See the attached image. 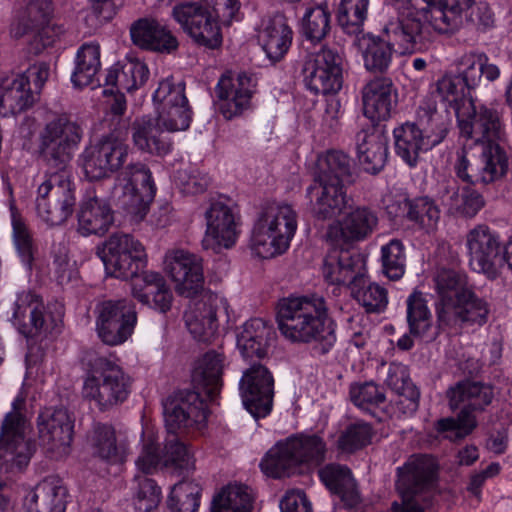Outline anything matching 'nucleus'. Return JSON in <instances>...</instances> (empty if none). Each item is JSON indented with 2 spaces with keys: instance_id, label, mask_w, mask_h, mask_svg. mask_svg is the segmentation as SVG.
Instances as JSON below:
<instances>
[{
  "instance_id": "62",
  "label": "nucleus",
  "mask_w": 512,
  "mask_h": 512,
  "mask_svg": "<svg viewBox=\"0 0 512 512\" xmlns=\"http://www.w3.org/2000/svg\"><path fill=\"white\" fill-rule=\"evenodd\" d=\"M382 271L390 280H399L405 273L406 255L399 239H392L381 247Z\"/></svg>"
},
{
  "instance_id": "28",
  "label": "nucleus",
  "mask_w": 512,
  "mask_h": 512,
  "mask_svg": "<svg viewBox=\"0 0 512 512\" xmlns=\"http://www.w3.org/2000/svg\"><path fill=\"white\" fill-rule=\"evenodd\" d=\"M75 417L67 408L46 409L37 419L39 437L48 450L66 453L74 435Z\"/></svg>"
},
{
  "instance_id": "50",
  "label": "nucleus",
  "mask_w": 512,
  "mask_h": 512,
  "mask_svg": "<svg viewBox=\"0 0 512 512\" xmlns=\"http://www.w3.org/2000/svg\"><path fill=\"white\" fill-rule=\"evenodd\" d=\"M35 95L29 87V77L17 75L0 83V107L12 114L21 113L33 105Z\"/></svg>"
},
{
  "instance_id": "17",
  "label": "nucleus",
  "mask_w": 512,
  "mask_h": 512,
  "mask_svg": "<svg viewBox=\"0 0 512 512\" xmlns=\"http://www.w3.org/2000/svg\"><path fill=\"white\" fill-rule=\"evenodd\" d=\"M95 315L97 335L108 346L125 343L137 324L135 304L126 298L99 302L95 307Z\"/></svg>"
},
{
  "instance_id": "3",
  "label": "nucleus",
  "mask_w": 512,
  "mask_h": 512,
  "mask_svg": "<svg viewBox=\"0 0 512 512\" xmlns=\"http://www.w3.org/2000/svg\"><path fill=\"white\" fill-rule=\"evenodd\" d=\"M225 356L215 350L206 352L191 374L192 389L180 390L164 406L170 429L201 426L207 422V400L214 401L222 388Z\"/></svg>"
},
{
  "instance_id": "6",
  "label": "nucleus",
  "mask_w": 512,
  "mask_h": 512,
  "mask_svg": "<svg viewBox=\"0 0 512 512\" xmlns=\"http://www.w3.org/2000/svg\"><path fill=\"white\" fill-rule=\"evenodd\" d=\"M297 212L287 203L264 205L254 223L250 247L261 258L284 253L297 230Z\"/></svg>"
},
{
  "instance_id": "58",
  "label": "nucleus",
  "mask_w": 512,
  "mask_h": 512,
  "mask_svg": "<svg viewBox=\"0 0 512 512\" xmlns=\"http://www.w3.org/2000/svg\"><path fill=\"white\" fill-rule=\"evenodd\" d=\"M252 497L248 487L243 485H228L214 498L211 512H250Z\"/></svg>"
},
{
  "instance_id": "21",
  "label": "nucleus",
  "mask_w": 512,
  "mask_h": 512,
  "mask_svg": "<svg viewBox=\"0 0 512 512\" xmlns=\"http://www.w3.org/2000/svg\"><path fill=\"white\" fill-rule=\"evenodd\" d=\"M397 11L396 20L386 24V31L406 50H421L429 43V27L422 21L421 9L411 0H384Z\"/></svg>"
},
{
  "instance_id": "12",
  "label": "nucleus",
  "mask_w": 512,
  "mask_h": 512,
  "mask_svg": "<svg viewBox=\"0 0 512 512\" xmlns=\"http://www.w3.org/2000/svg\"><path fill=\"white\" fill-rule=\"evenodd\" d=\"M130 155L128 144L110 134L88 145L80 154L79 162L86 178L96 181L123 170Z\"/></svg>"
},
{
  "instance_id": "45",
  "label": "nucleus",
  "mask_w": 512,
  "mask_h": 512,
  "mask_svg": "<svg viewBox=\"0 0 512 512\" xmlns=\"http://www.w3.org/2000/svg\"><path fill=\"white\" fill-rule=\"evenodd\" d=\"M158 119L149 115L136 119L132 124V140L141 151L156 156H165L172 150V141L163 135Z\"/></svg>"
},
{
  "instance_id": "33",
  "label": "nucleus",
  "mask_w": 512,
  "mask_h": 512,
  "mask_svg": "<svg viewBox=\"0 0 512 512\" xmlns=\"http://www.w3.org/2000/svg\"><path fill=\"white\" fill-rule=\"evenodd\" d=\"M293 35V30L285 14L275 12L262 19L258 40L267 58L271 62L277 63L288 53Z\"/></svg>"
},
{
  "instance_id": "7",
  "label": "nucleus",
  "mask_w": 512,
  "mask_h": 512,
  "mask_svg": "<svg viewBox=\"0 0 512 512\" xmlns=\"http://www.w3.org/2000/svg\"><path fill=\"white\" fill-rule=\"evenodd\" d=\"M82 395L97 408L108 411L125 402L131 392L132 378L114 361L96 357L90 361Z\"/></svg>"
},
{
  "instance_id": "1",
  "label": "nucleus",
  "mask_w": 512,
  "mask_h": 512,
  "mask_svg": "<svg viewBox=\"0 0 512 512\" xmlns=\"http://www.w3.org/2000/svg\"><path fill=\"white\" fill-rule=\"evenodd\" d=\"M82 136L81 126L67 114L56 116L40 132L38 153L47 171L37 190L36 211L50 226L65 223L74 211L75 184L68 166Z\"/></svg>"
},
{
  "instance_id": "25",
  "label": "nucleus",
  "mask_w": 512,
  "mask_h": 512,
  "mask_svg": "<svg viewBox=\"0 0 512 512\" xmlns=\"http://www.w3.org/2000/svg\"><path fill=\"white\" fill-rule=\"evenodd\" d=\"M228 302L225 298L206 292L184 314L185 324L198 341L209 342L218 329V317L228 318Z\"/></svg>"
},
{
  "instance_id": "30",
  "label": "nucleus",
  "mask_w": 512,
  "mask_h": 512,
  "mask_svg": "<svg viewBox=\"0 0 512 512\" xmlns=\"http://www.w3.org/2000/svg\"><path fill=\"white\" fill-rule=\"evenodd\" d=\"M365 266V256L360 252L333 251L324 260L323 275L331 284L358 287L364 282Z\"/></svg>"
},
{
  "instance_id": "10",
  "label": "nucleus",
  "mask_w": 512,
  "mask_h": 512,
  "mask_svg": "<svg viewBox=\"0 0 512 512\" xmlns=\"http://www.w3.org/2000/svg\"><path fill=\"white\" fill-rule=\"evenodd\" d=\"M437 463L427 454L411 455L403 466L397 468L396 488L401 502H393L394 512H424L416 496L431 489L437 479Z\"/></svg>"
},
{
  "instance_id": "14",
  "label": "nucleus",
  "mask_w": 512,
  "mask_h": 512,
  "mask_svg": "<svg viewBox=\"0 0 512 512\" xmlns=\"http://www.w3.org/2000/svg\"><path fill=\"white\" fill-rule=\"evenodd\" d=\"M165 422L167 421L165 420ZM205 425L206 423L201 426H183L170 429L168 423H166L169 438L166 440L164 452H160L159 445L153 436H147L143 440L141 453L136 460L138 469L145 474H150L156 470L160 463H163L166 467H173L181 472H189L194 468L193 456L188 447L179 440L176 433L178 430H201Z\"/></svg>"
},
{
  "instance_id": "54",
  "label": "nucleus",
  "mask_w": 512,
  "mask_h": 512,
  "mask_svg": "<svg viewBox=\"0 0 512 512\" xmlns=\"http://www.w3.org/2000/svg\"><path fill=\"white\" fill-rule=\"evenodd\" d=\"M100 46L96 42L82 44L75 58V68L71 81L76 87H84L93 83L100 70Z\"/></svg>"
},
{
  "instance_id": "31",
  "label": "nucleus",
  "mask_w": 512,
  "mask_h": 512,
  "mask_svg": "<svg viewBox=\"0 0 512 512\" xmlns=\"http://www.w3.org/2000/svg\"><path fill=\"white\" fill-rule=\"evenodd\" d=\"M252 87V78L245 72L239 73L236 78L222 75L218 81L216 93L219 99V112L225 119L238 117L249 108Z\"/></svg>"
},
{
  "instance_id": "43",
  "label": "nucleus",
  "mask_w": 512,
  "mask_h": 512,
  "mask_svg": "<svg viewBox=\"0 0 512 512\" xmlns=\"http://www.w3.org/2000/svg\"><path fill=\"white\" fill-rule=\"evenodd\" d=\"M452 410L460 409L471 415L483 411L494 398L493 386L483 382L462 381L447 391Z\"/></svg>"
},
{
  "instance_id": "55",
  "label": "nucleus",
  "mask_w": 512,
  "mask_h": 512,
  "mask_svg": "<svg viewBox=\"0 0 512 512\" xmlns=\"http://www.w3.org/2000/svg\"><path fill=\"white\" fill-rule=\"evenodd\" d=\"M459 64L465 68V80L469 83L470 89H475L481 83L482 77L493 82L500 77L499 67L489 61L486 53L473 50L464 53Z\"/></svg>"
},
{
  "instance_id": "18",
  "label": "nucleus",
  "mask_w": 512,
  "mask_h": 512,
  "mask_svg": "<svg viewBox=\"0 0 512 512\" xmlns=\"http://www.w3.org/2000/svg\"><path fill=\"white\" fill-rule=\"evenodd\" d=\"M173 19L198 46L217 49L223 37L220 24L210 9L199 2H186L175 5Z\"/></svg>"
},
{
  "instance_id": "64",
  "label": "nucleus",
  "mask_w": 512,
  "mask_h": 512,
  "mask_svg": "<svg viewBox=\"0 0 512 512\" xmlns=\"http://www.w3.org/2000/svg\"><path fill=\"white\" fill-rule=\"evenodd\" d=\"M352 293L367 313H381L387 307V290L376 283L365 285V281L361 282L358 287L352 288Z\"/></svg>"
},
{
  "instance_id": "35",
  "label": "nucleus",
  "mask_w": 512,
  "mask_h": 512,
  "mask_svg": "<svg viewBox=\"0 0 512 512\" xmlns=\"http://www.w3.org/2000/svg\"><path fill=\"white\" fill-rule=\"evenodd\" d=\"M422 21L440 34L453 33L462 24V13L475 0H423Z\"/></svg>"
},
{
  "instance_id": "38",
  "label": "nucleus",
  "mask_w": 512,
  "mask_h": 512,
  "mask_svg": "<svg viewBox=\"0 0 512 512\" xmlns=\"http://www.w3.org/2000/svg\"><path fill=\"white\" fill-rule=\"evenodd\" d=\"M77 220L82 236H103L114 223V212L106 199L87 195L80 203Z\"/></svg>"
},
{
  "instance_id": "57",
  "label": "nucleus",
  "mask_w": 512,
  "mask_h": 512,
  "mask_svg": "<svg viewBox=\"0 0 512 512\" xmlns=\"http://www.w3.org/2000/svg\"><path fill=\"white\" fill-rule=\"evenodd\" d=\"M369 0H341L337 21L343 32L355 38L361 37L367 18Z\"/></svg>"
},
{
  "instance_id": "29",
  "label": "nucleus",
  "mask_w": 512,
  "mask_h": 512,
  "mask_svg": "<svg viewBox=\"0 0 512 512\" xmlns=\"http://www.w3.org/2000/svg\"><path fill=\"white\" fill-rule=\"evenodd\" d=\"M311 214L318 221H327L341 215L349 199L344 184H335L314 179L306 188Z\"/></svg>"
},
{
  "instance_id": "51",
  "label": "nucleus",
  "mask_w": 512,
  "mask_h": 512,
  "mask_svg": "<svg viewBox=\"0 0 512 512\" xmlns=\"http://www.w3.org/2000/svg\"><path fill=\"white\" fill-rule=\"evenodd\" d=\"M352 176V159L344 152L338 150L327 151L317 160L314 179L344 184Z\"/></svg>"
},
{
  "instance_id": "46",
  "label": "nucleus",
  "mask_w": 512,
  "mask_h": 512,
  "mask_svg": "<svg viewBox=\"0 0 512 512\" xmlns=\"http://www.w3.org/2000/svg\"><path fill=\"white\" fill-rule=\"evenodd\" d=\"M67 489L61 480L49 477L38 483L26 496L28 512H65Z\"/></svg>"
},
{
  "instance_id": "61",
  "label": "nucleus",
  "mask_w": 512,
  "mask_h": 512,
  "mask_svg": "<svg viewBox=\"0 0 512 512\" xmlns=\"http://www.w3.org/2000/svg\"><path fill=\"white\" fill-rule=\"evenodd\" d=\"M373 427L365 421L348 424L339 434L337 448L345 453H354L371 443Z\"/></svg>"
},
{
  "instance_id": "59",
  "label": "nucleus",
  "mask_w": 512,
  "mask_h": 512,
  "mask_svg": "<svg viewBox=\"0 0 512 512\" xmlns=\"http://www.w3.org/2000/svg\"><path fill=\"white\" fill-rule=\"evenodd\" d=\"M331 13L327 5L307 8L302 17V31L307 40L319 43L331 30Z\"/></svg>"
},
{
  "instance_id": "23",
  "label": "nucleus",
  "mask_w": 512,
  "mask_h": 512,
  "mask_svg": "<svg viewBox=\"0 0 512 512\" xmlns=\"http://www.w3.org/2000/svg\"><path fill=\"white\" fill-rule=\"evenodd\" d=\"M52 15V0H28L12 24L11 33L15 38L32 35L35 50L40 52L54 42Z\"/></svg>"
},
{
  "instance_id": "27",
  "label": "nucleus",
  "mask_w": 512,
  "mask_h": 512,
  "mask_svg": "<svg viewBox=\"0 0 512 512\" xmlns=\"http://www.w3.org/2000/svg\"><path fill=\"white\" fill-rule=\"evenodd\" d=\"M166 271L179 295L192 298L203 290V264L199 256L184 250L174 251L166 257Z\"/></svg>"
},
{
  "instance_id": "36",
  "label": "nucleus",
  "mask_w": 512,
  "mask_h": 512,
  "mask_svg": "<svg viewBox=\"0 0 512 512\" xmlns=\"http://www.w3.org/2000/svg\"><path fill=\"white\" fill-rule=\"evenodd\" d=\"M205 219L207 229L203 243L206 247L210 240L225 248L235 244L239 235L238 221L230 206L221 201L212 202L205 212Z\"/></svg>"
},
{
  "instance_id": "22",
  "label": "nucleus",
  "mask_w": 512,
  "mask_h": 512,
  "mask_svg": "<svg viewBox=\"0 0 512 512\" xmlns=\"http://www.w3.org/2000/svg\"><path fill=\"white\" fill-rule=\"evenodd\" d=\"M239 391L246 410L254 418H264L272 411L274 399V377L262 364H253L244 371Z\"/></svg>"
},
{
  "instance_id": "34",
  "label": "nucleus",
  "mask_w": 512,
  "mask_h": 512,
  "mask_svg": "<svg viewBox=\"0 0 512 512\" xmlns=\"http://www.w3.org/2000/svg\"><path fill=\"white\" fill-rule=\"evenodd\" d=\"M434 280L440 300L436 311L438 321L449 324L451 307L455 306V303L459 302L473 286L469 283L465 271L452 268H441Z\"/></svg>"
},
{
  "instance_id": "11",
  "label": "nucleus",
  "mask_w": 512,
  "mask_h": 512,
  "mask_svg": "<svg viewBox=\"0 0 512 512\" xmlns=\"http://www.w3.org/2000/svg\"><path fill=\"white\" fill-rule=\"evenodd\" d=\"M24 399L16 398L13 412H9L2 423L0 434V472L14 473L22 471L30 462L35 446L26 440L23 433L24 418L19 410Z\"/></svg>"
},
{
  "instance_id": "26",
  "label": "nucleus",
  "mask_w": 512,
  "mask_h": 512,
  "mask_svg": "<svg viewBox=\"0 0 512 512\" xmlns=\"http://www.w3.org/2000/svg\"><path fill=\"white\" fill-rule=\"evenodd\" d=\"M377 212L367 206H357L327 227L326 238L333 244L361 242L378 227Z\"/></svg>"
},
{
  "instance_id": "24",
  "label": "nucleus",
  "mask_w": 512,
  "mask_h": 512,
  "mask_svg": "<svg viewBox=\"0 0 512 512\" xmlns=\"http://www.w3.org/2000/svg\"><path fill=\"white\" fill-rule=\"evenodd\" d=\"M384 34L387 38L372 33L362 34L361 37L354 38V45L361 53L365 69L371 73L384 74L388 71L394 54V46H398L401 53H416L427 51L433 43L434 34L429 29V43L421 50H406L397 43L384 28Z\"/></svg>"
},
{
  "instance_id": "5",
  "label": "nucleus",
  "mask_w": 512,
  "mask_h": 512,
  "mask_svg": "<svg viewBox=\"0 0 512 512\" xmlns=\"http://www.w3.org/2000/svg\"><path fill=\"white\" fill-rule=\"evenodd\" d=\"M326 453V442L321 436L297 433L277 442L261 460L260 467L267 476L289 477L302 466L319 467Z\"/></svg>"
},
{
  "instance_id": "63",
  "label": "nucleus",
  "mask_w": 512,
  "mask_h": 512,
  "mask_svg": "<svg viewBox=\"0 0 512 512\" xmlns=\"http://www.w3.org/2000/svg\"><path fill=\"white\" fill-rule=\"evenodd\" d=\"M349 395L355 406L368 413L386 400L384 391L372 381L351 385Z\"/></svg>"
},
{
  "instance_id": "60",
  "label": "nucleus",
  "mask_w": 512,
  "mask_h": 512,
  "mask_svg": "<svg viewBox=\"0 0 512 512\" xmlns=\"http://www.w3.org/2000/svg\"><path fill=\"white\" fill-rule=\"evenodd\" d=\"M201 487L195 481L182 480L176 483L168 497L171 512H197L200 505Z\"/></svg>"
},
{
  "instance_id": "32",
  "label": "nucleus",
  "mask_w": 512,
  "mask_h": 512,
  "mask_svg": "<svg viewBox=\"0 0 512 512\" xmlns=\"http://www.w3.org/2000/svg\"><path fill=\"white\" fill-rule=\"evenodd\" d=\"M132 42L141 49L162 54H173L179 41L171 29L152 17L136 20L130 27Z\"/></svg>"
},
{
  "instance_id": "4",
  "label": "nucleus",
  "mask_w": 512,
  "mask_h": 512,
  "mask_svg": "<svg viewBox=\"0 0 512 512\" xmlns=\"http://www.w3.org/2000/svg\"><path fill=\"white\" fill-rule=\"evenodd\" d=\"M470 85L465 80V69L456 76L443 77L437 83V91L454 109L461 137L480 140L498 138L502 116L493 107L476 106L470 96Z\"/></svg>"
},
{
  "instance_id": "41",
  "label": "nucleus",
  "mask_w": 512,
  "mask_h": 512,
  "mask_svg": "<svg viewBox=\"0 0 512 512\" xmlns=\"http://www.w3.org/2000/svg\"><path fill=\"white\" fill-rule=\"evenodd\" d=\"M364 115L372 121L387 120L396 104V94L390 78L371 80L362 91Z\"/></svg>"
},
{
  "instance_id": "48",
  "label": "nucleus",
  "mask_w": 512,
  "mask_h": 512,
  "mask_svg": "<svg viewBox=\"0 0 512 512\" xmlns=\"http://www.w3.org/2000/svg\"><path fill=\"white\" fill-rule=\"evenodd\" d=\"M440 194L442 202L452 213L466 218L475 217L485 206V200L480 192L469 186L460 190L455 180L447 181Z\"/></svg>"
},
{
  "instance_id": "8",
  "label": "nucleus",
  "mask_w": 512,
  "mask_h": 512,
  "mask_svg": "<svg viewBox=\"0 0 512 512\" xmlns=\"http://www.w3.org/2000/svg\"><path fill=\"white\" fill-rule=\"evenodd\" d=\"M504 136L505 126L501 120V133L498 138L484 137L476 140L464 137L475 144H481V153L477 157L469 158L464 150L458 152L454 164L456 176L470 185H486L502 178L508 170V157L498 142L503 140Z\"/></svg>"
},
{
  "instance_id": "15",
  "label": "nucleus",
  "mask_w": 512,
  "mask_h": 512,
  "mask_svg": "<svg viewBox=\"0 0 512 512\" xmlns=\"http://www.w3.org/2000/svg\"><path fill=\"white\" fill-rule=\"evenodd\" d=\"M61 310L53 311L42 298L32 291L18 293L14 303L13 323L18 332L27 339L47 337L60 322Z\"/></svg>"
},
{
  "instance_id": "56",
  "label": "nucleus",
  "mask_w": 512,
  "mask_h": 512,
  "mask_svg": "<svg viewBox=\"0 0 512 512\" xmlns=\"http://www.w3.org/2000/svg\"><path fill=\"white\" fill-rule=\"evenodd\" d=\"M450 311H453L455 317L463 323L482 326L488 321L490 304L472 288L451 307Z\"/></svg>"
},
{
  "instance_id": "37",
  "label": "nucleus",
  "mask_w": 512,
  "mask_h": 512,
  "mask_svg": "<svg viewBox=\"0 0 512 512\" xmlns=\"http://www.w3.org/2000/svg\"><path fill=\"white\" fill-rule=\"evenodd\" d=\"M360 165L370 174L379 173L388 159V137L373 126L360 130L355 136Z\"/></svg>"
},
{
  "instance_id": "16",
  "label": "nucleus",
  "mask_w": 512,
  "mask_h": 512,
  "mask_svg": "<svg viewBox=\"0 0 512 512\" xmlns=\"http://www.w3.org/2000/svg\"><path fill=\"white\" fill-rule=\"evenodd\" d=\"M343 63L342 53L330 46L308 55L301 70L305 87L316 95L337 93L343 84Z\"/></svg>"
},
{
  "instance_id": "47",
  "label": "nucleus",
  "mask_w": 512,
  "mask_h": 512,
  "mask_svg": "<svg viewBox=\"0 0 512 512\" xmlns=\"http://www.w3.org/2000/svg\"><path fill=\"white\" fill-rule=\"evenodd\" d=\"M385 384L398 396L395 405L399 412L405 416H411L418 410L420 392L410 379L404 365L391 363Z\"/></svg>"
},
{
  "instance_id": "13",
  "label": "nucleus",
  "mask_w": 512,
  "mask_h": 512,
  "mask_svg": "<svg viewBox=\"0 0 512 512\" xmlns=\"http://www.w3.org/2000/svg\"><path fill=\"white\" fill-rule=\"evenodd\" d=\"M102 260L107 274L121 280H134L147 266L142 243L130 234L114 233L105 243Z\"/></svg>"
},
{
  "instance_id": "40",
  "label": "nucleus",
  "mask_w": 512,
  "mask_h": 512,
  "mask_svg": "<svg viewBox=\"0 0 512 512\" xmlns=\"http://www.w3.org/2000/svg\"><path fill=\"white\" fill-rule=\"evenodd\" d=\"M275 335L273 326L267 321L262 318H251L237 333V347L246 359H262L267 356Z\"/></svg>"
},
{
  "instance_id": "52",
  "label": "nucleus",
  "mask_w": 512,
  "mask_h": 512,
  "mask_svg": "<svg viewBox=\"0 0 512 512\" xmlns=\"http://www.w3.org/2000/svg\"><path fill=\"white\" fill-rule=\"evenodd\" d=\"M398 208L401 216L425 229L434 228L440 219V209L429 196L405 197Z\"/></svg>"
},
{
  "instance_id": "2",
  "label": "nucleus",
  "mask_w": 512,
  "mask_h": 512,
  "mask_svg": "<svg viewBox=\"0 0 512 512\" xmlns=\"http://www.w3.org/2000/svg\"><path fill=\"white\" fill-rule=\"evenodd\" d=\"M277 323L281 334L293 343L314 344L325 355L336 343V323L326 300L317 294L290 296L278 303Z\"/></svg>"
},
{
  "instance_id": "49",
  "label": "nucleus",
  "mask_w": 512,
  "mask_h": 512,
  "mask_svg": "<svg viewBox=\"0 0 512 512\" xmlns=\"http://www.w3.org/2000/svg\"><path fill=\"white\" fill-rule=\"evenodd\" d=\"M318 474L323 484L347 506L354 507L359 504V493L348 467L331 463L320 468Z\"/></svg>"
},
{
  "instance_id": "9",
  "label": "nucleus",
  "mask_w": 512,
  "mask_h": 512,
  "mask_svg": "<svg viewBox=\"0 0 512 512\" xmlns=\"http://www.w3.org/2000/svg\"><path fill=\"white\" fill-rule=\"evenodd\" d=\"M127 183L114 185L113 203L136 222L142 221L149 211V205L156 194L152 173L146 164L129 159L122 171Z\"/></svg>"
},
{
  "instance_id": "19",
  "label": "nucleus",
  "mask_w": 512,
  "mask_h": 512,
  "mask_svg": "<svg viewBox=\"0 0 512 512\" xmlns=\"http://www.w3.org/2000/svg\"><path fill=\"white\" fill-rule=\"evenodd\" d=\"M469 265L488 279H496L504 267L503 245L499 235L485 224H479L466 235Z\"/></svg>"
},
{
  "instance_id": "42",
  "label": "nucleus",
  "mask_w": 512,
  "mask_h": 512,
  "mask_svg": "<svg viewBox=\"0 0 512 512\" xmlns=\"http://www.w3.org/2000/svg\"><path fill=\"white\" fill-rule=\"evenodd\" d=\"M86 444L91 455L102 461L116 464L125 460V444L117 441L116 430L109 423H93L87 433Z\"/></svg>"
},
{
  "instance_id": "39",
  "label": "nucleus",
  "mask_w": 512,
  "mask_h": 512,
  "mask_svg": "<svg viewBox=\"0 0 512 512\" xmlns=\"http://www.w3.org/2000/svg\"><path fill=\"white\" fill-rule=\"evenodd\" d=\"M132 296L142 303L166 313L173 300L172 292L165 278L158 272L142 271L131 285Z\"/></svg>"
},
{
  "instance_id": "53",
  "label": "nucleus",
  "mask_w": 512,
  "mask_h": 512,
  "mask_svg": "<svg viewBox=\"0 0 512 512\" xmlns=\"http://www.w3.org/2000/svg\"><path fill=\"white\" fill-rule=\"evenodd\" d=\"M406 305L409 333L415 338L434 340L435 336L429 335L432 328V315L423 294L420 291H414L408 296Z\"/></svg>"
},
{
  "instance_id": "20",
  "label": "nucleus",
  "mask_w": 512,
  "mask_h": 512,
  "mask_svg": "<svg viewBox=\"0 0 512 512\" xmlns=\"http://www.w3.org/2000/svg\"><path fill=\"white\" fill-rule=\"evenodd\" d=\"M153 101L159 103L158 124L168 132L185 131L192 120V111L185 95V84H175L173 78L159 83L153 93Z\"/></svg>"
},
{
  "instance_id": "44",
  "label": "nucleus",
  "mask_w": 512,
  "mask_h": 512,
  "mask_svg": "<svg viewBox=\"0 0 512 512\" xmlns=\"http://www.w3.org/2000/svg\"><path fill=\"white\" fill-rule=\"evenodd\" d=\"M396 154L411 168L416 167L420 153L431 150L435 145L421 128L412 122H406L393 130Z\"/></svg>"
}]
</instances>
